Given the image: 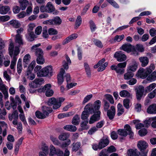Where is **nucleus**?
I'll return each mask as SVG.
<instances>
[{"label":"nucleus","instance_id":"16","mask_svg":"<svg viewBox=\"0 0 156 156\" xmlns=\"http://www.w3.org/2000/svg\"><path fill=\"white\" fill-rule=\"evenodd\" d=\"M62 20L58 16H56L53 19L49 20L48 22L51 24H56L59 25L62 23Z\"/></svg>","mask_w":156,"mask_h":156},{"label":"nucleus","instance_id":"42","mask_svg":"<svg viewBox=\"0 0 156 156\" xmlns=\"http://www.w3.org/2000/svg\"><path fill=\"white\" fill-rule=\"evenodd\" d=\"M124 38V35L123 34L121 35H117L114 38V41L115 42H120Z\"/></svg>","mask_w":156,"mask_h":156},{"label":"nucleus","instance_id":"8","mask_svg":"<svg viewBox=\"0 0 156 156\" xmlns=\"http://www.w3.org/2000/svg\"><path fill=\"white\" fill-rule=\"evenodd\" d=\"M20 52V50L19 49V47H15L13 56L12 57V59L11 61L10 66V67L11 69H14L17 60L16 56L19 54Z\"/></svg>","mask_w":156,"mask_h":156},{"label":"nucleus","instance_id":"35","mask_svg":"<svg viewBox=\"0 0 156 156\" xmlns=\"http://www.w3.org/2000/svg\"><path fill=\"white\" fill-rule=\"evenodd\" d=\"M121 97H129L131 95L126 90H123L119 93Z\"/></svg>","mask_w":156,"mask_h":156},{"label":"nucleus","instance_id":"7","mask_svg":"<svg viewBox=\"0 0 156 156\" xmlns=\"http://www.w3.org/2000/svg\"><path fill=\"white\" fill-rule=\"evenodd\" d=\"M35 66V63L31 62L28 66L26 72V76L29 80H32L35 78V75L32 72Z\"/></svg>","mask_w":156,"mask_h":156},{"label":"nucleus","instance_id":"31","mask_svg":"<svg viewBox=\"0 0 156 156\" xmlns=\"http://www.w3.org/2000/svg\"><path fill=\"white\" fill-rule=\"evenodd\" d=\"M9 7L8 6H3L0 8V13L5 14L7 13L9 10Z\"/></svg>","mask_w":156,"mask_h":156},{"label":"nucleus","instance_id":"60","mask_svg":"<svg viewBox=\"0 0 156 156\" xmlns=\"http://www.w3.org/2000/svg\"><path fill=\"white\" fill-rule=\"evenodd\" d=\"M147 130L144 128L139 130L138 131V133L141 136L145 135L147 134Z\"/></svg>","mask_w":156,"mask_h":156},{"label":"nucleus","instance_id":"51","mask_svg":"<svg viewBox=\"0 0 156 156\" xmlns=\"http://www.w3.org/2000/svg\"><path fill=\"white\" fill-rule=\"evenodd\" d=\"M95 45L97 47L102 48L103 47V44L99 40L94 39L93 41Z\"/></svg>","mask_w":156,"mask_h":156},{"label":"nucleus","instance_id":"36","mask_svg":"<svg viewBox=\"0 0 156 156\" xmlns=\"http://www.w3.org/2000/svg\"><path fill=\"white\" fill-rule=\"evenodd\" d=\"M14 46L13 43H10L9 47V54L10 57L12 58L13 56V52Z\"/></svg>","mask_w":156,"mask_h":156},{"label":"nucleus","instance_id":"1","mask_svg":"<svg viewBox=\"0 0 156 156\" xmlns=\"http://www.w3.org/2000/svg\"><path fill=\"white\" fill-rule=\"evenodd\" d=\"M101 103V101L99 100L96 101L94 104L89 103L85 106L84 109L90 114H92L95 111L99 109Z\"/></svg>","mask_w":156,"mask_h":156},{"label":"nucleus","instance_id":"52","mask_svg":"<svg viewBox=\"0 0 156 156\" xmlns=\"http://www.w3.org/2000/svg\"><path fill=\"white\" fill-rule=\"evenodd\" d=\"M108 65V62H105L103 64L101 65L100 66L98 69V72H101L103 71L105 68Z\"/></svg>","mask_w":156,"mask_h":156},{"label":"nucleus","instance_id":"24","mask_svg":"<svg viewBox=\"0 0 156 156\" xmlns=\"http://www.w3.org/2000/svg\"><path fill=\"white\" fill-rule=\"evenodd\" d=\"M63 128L66 130L72 132L76 131L77 129L75 126L71 125L65 126H64Z\"/></svg>","mask_w":156,"mask_h":156},{"label":"nucleus","instance_id":"40","mask_svg":"<svg viewBox=\"0 0 156 156\" xmlns=\"http://www.w3.org/2000/svg\"><path fill=\"white\" fill-rule=\"evenodd\" d=\"M82 23V18L80 16H77L75 25V28L77 29L80 25Z\"/></svg>","mask_w":156,"mask_h":156},{"label":"nucleus","instance_id":"28","mask_svg":"<svg viewBox=\"0 0 156 156\" xmlns=\"http://www.w3.org/2000/svg\"><path fill=\"white\" fill-rule=\"evenodd\" d=\"M80 122V118L79 116L77 115H75L73 117L72 123L73 124L75 125H78Z\"/></svg>","mask_w":156,"mask_h":156},{"label":"nucleus","instance_id":"21","mask_svg":"<svg viewBox=\"0 0 156 156\" xmlns=\"http://www.w3.org/2000/svg\"><path fill=\"white\" fill-rule=\"evenodd\" d=\"M138 76L142 79L145 78L148 75V74L146 73V70L145 71L143 68L140 69L138 70Z\"/></svg>","mask_w":156,"mask_h":156},{"label":"nucleus","instance_id":"48","mask_svg":"<svg viewBox=\"0 0 156 156\" xmlns=\"http://www.w3.org/2000/svg\"><path fill=\"white\" fill-rule=\"evenodd\" d=\"M34 81L38 87L39 85H41L43 83L44 80L43 78L36 79Z\"/></svg>","mask_w":156,"mask_h":156},{"label":"nucleus","instance_id":"3","mask_svg":"<svg viewBox=\"0 0 156 156\" xmlns=\"http://www.w3.org/2000/svg\"><path fill=\"white\" fill-rule=\"evenodd\" d=\"M124 128L125 129H118V134L124 136H126L128 134L130 138H133L134 133L132 130L130 126L128 124L126 125Z\"/></svg>","mask_w":156,"mask_h":156},{"label":"nucleus","instance_id":"34","mask_svg":"<svg viewBox=\"0 0 156 156\" xmlns=\"http://www.w3.org/2000/svg\"><path fill=\"white\" fill-rule=\"evenodd\" d=\"M50 152L49 153L50 156H53L56 153L57 149L52 145H51L49 147Z\"/></svg>","mask_w":156,"mask_h":156},{"label":"nucleus","instance_id":"22","mask_svg":"<svg viewBox=\"0 0 156 156\" xmlns=\"http://www.w3.org/2000/svg\"><path fill=\"white\" fill-rule=\"evenodd\" d=\"M42 111L44 114L46 115V117L52 112V110L51 108L44 106L42 107Z\"/></svg>","mask_w":156,"mask_h":156},{"label":"nucleus","instance_id":"49","mask_svg":"<svg viewBox=\"0 0 156 156\" xmlns=\"http://www.w3.org/2000/svg\"><path fill=\"white\" fill-rule=\"evenodd\" d=\"M105 97L106 99L108 100L111 104H114V100L112 96L111 95L109 94H107L105 95Z\"/></svg>","mask_w":156,"mask_h":156},{"label":"nucleus","instance_id":"62","mask_svg":"<svg viewBox=\"0 0 156 156\" xmlns=\"http://www.w3.org/2000/svg\"><path fill=\"white\" fill-rule=\"evenodd\" d=\"M90 6V4H87L85 5L83 10L82 12L81 13V15H83L86 13Z\"/></svg>","mask_w":156,"mask_h":156},{"label":"nucleus","instance_id":"47","mask_svg":"<svg viewBox=\"0 0 156 156\" xmlns=\"http://www.w3.org/2000/svg\"><path fill=\"white\" fill-rule=\"evenodd\" d=\"M80 146V142H77L74 145L72 148L73 151H78L79 149Z\"/></svg>","mask_w":156,"mask_h":156},{"label":"nucleus","instance_id":"53","mask_svg":"<svg viewBox=\"0 0 156 156\" xmlns=\"http://www.w3.org/2000/svg\"><path fill=\"white\" fill-rule=\"evenodd\" d=\"M93 95L92 94H90L87 95L84 99L83 101V104H85L92 97Z\"/></svg>","mask_w":156,"mask_h":156},{"label":"nucleus","instance_id":"41","mask_svg":"<svg viewBox=\"0 0 156 156\" xmlns=\"http://www.w3.org/2000/svg\"><path fill=\"white\" fill-rule=\"evenodd\" d=\"M155 66L154 64H151L149 67L147 68L146 69V73H147L148 75L150 74L152 71L155 69Z\"/></svg>","mask_w":156,"mask_h":156},{"label":"nucleus","instance_id":"25","mask_svg":"<svg viewBox=\"0 0 156 156\" xmlns=\"http://www.w3.org/2000/svg\"><path fill=\"white\" fill-rule=\"evenodd\" d=\"M15 42L16 43H18L19 46H16L19 48L20 46L23 44V42L22 38L20 34H17L16 36Z\"/></svg>","mask_w":156,"mask_h":156},{"label":"nucleus","instance_id":"2","mask_svg":"<svg viewBox=\"0 0 156 156\" xmlns=\"http://www.w3.org/2000/svg\"><path fill=\"white\" fill-rule=\"evenodd\" d=\"M53 69L51 66H48L44 67L40 71L37 72V76L38 77H51L53 75Z\"/></svg>","mask_w":156,"mask_h":156},{"label":"nucleus","instance_id":"29","mask_svg":"<svg viewBox=\"0 0 156 156\" xmlns=\"http://www.w3.org/2000/svg\"><path fill=\"white\" fill-rule=\"evenodd\" d=\"M137 64L136 62H134L133 63L131 64L129 66L127 70H129L133 72L135 71L137 68Z\"/></svg>","mask_w":156,"mask_h":156},{"label":"nucleus","instance_id":"57","mask_svg":"<svg viewBox=\"0 0 156 156\" xmlns=\"http://www.w3.org/2000/svg\"><path fill=\"white\" fill-rule=\"evenodd\" d=\"M49 34L50 35L56 34L58 33L57 31L53 28H50L48 30Z\"/></svg>","mask_w":156,"mask_h":156},{"label":"nucleus","instance_id":"46","mask_svg":"<svg viewBox=\"0 0 156 156\" xmlns=\"http://www.w3.org/2000/svg\"><path fill=\"white\" fill-rule=\"evenodd\" d=\"M10 99L11 101L10 105L11 108L13 110H15L16 108L17 105H16V103L14 102V98L12 97H10Z\"/></svg>","mask_w":156,"mask_h":156},{"label":"nucleus","instance_id":"30","mask_svg":"<svg viewBox=\"0 0 156 156\" xmlns=\"http://www.w3.org/2000/svg\"><path fill=\"white\" fill-rule=\"evenodd\" d=\"M117 115L119 116L124 112V109L122 104L119 103L117 105Z\"/></svg>","mask_w":156,"mask_h":156},{"label":"nucleus","instance_id":"64","mask_svg":"<svg viewBox=\"0 0 156 156\" xmlns=\"http://www.w3.org/2000/svg\"><path fill=\"white\" fill-rule=\"evenodd\" d=\"M156 94V88L152 92L148 94V97L150 98H153L154 97Z\"/></svg>","mask_w":156,"mask_h":156},{"label":"nucleus","instance_id":"4","mask_svg":"<svg viewBox=\"0 0 156 156\" xmlns=\"http://www.w3.org/2000/svg\"><path fill=\"white\" fill-rule=\"evenodd\" d=\"M148 146L147 143L144 140H140L138 141L137 147L140 151V154L141 156H146L147 151L146 149L148 147Z\"/></svg>","mask_w":156,"mask_h":156},{"label":"nucleus","instance_id":"55","mask_svg":"<svg viewBox=\"0 0 156 156\" xmlns=\"http://www.w3.org/2000/svg\"><path fill=\"white\" fill-rule=\"evenodd\" d=\"M71 143L70 140L69 139L67 140L66 141L63 142L61 145L60 147L62 148L67 147Z\"/></svg>","mask_w":156,"mask_h":156},{"label":"nucleus","instance_id":"58","mask_svg":"<svg viewBox=\"0 0 156 156\" xmlns=\"http://www.w3.org/2000/svg\"><path fill=\"white\" fill-rule=\"evenodd\" d=\"M151 118H150L145 120L144 122V125L145 127H148L151 123V122L152 121L151 120Z\"/></svg>","mask_w":156,"mask_h":156},{"label":"nucleus","instance_id":"44","mask_svg":"<svg viewBox=\"0 0 156 156\" xmlns=\"http://www.w3.org/2000/svg\"><path fill=\"white\" fill-rule=\"evenodd\" d=\"M91 31L93 32L96 29V26L94 22L90 20L89 21Z\"/></svg>","mask_w":156,"mask_h":156},{"label":"nucleus","instance_id":"43","mask_svg":"<svg viewBox=\"0 0 156 156\" xmlns=\"http://www.w3.org/2000/svg\"><path fill=\"white\" fill-rule=\"evenodd\" d=\"M90 114L87 112L85 109L82 112L81 115V118L82 119H87L89 117Z\"/></svg>","mask_w":156,"mask_h":156},{"label":"nucleus","instance_id":"5","mask_svg":"<svg viewBox=\"0 0 156 156\" xmlns=\"http://www.w3.org/2000/svg\"><path fill=\"white\" fill-rule=\"evenodd\" d=\"M55 9L54 6L51 2H48L45 6H41L40 8V11L41 12L51 13Z\"/></svg>","mask_w":156,"mask_h":156},{"label":"nucleus","instance_id":"54","mask_svg":"<svg viewBox=\"0 0 156 156\" xmlns=\"http://www.w3.org/2000/svg\"><path fill=\"white\" fill-rule=\"evenodd\" d=\"M40 45L41 44L40 43L33 45L31 48L32 52L35 53L36 51H37V50L39 49H41L40 48H38V47H39Z\"/></svg>","mask_w":156,"mask_h":156},{"label":"nucleus","instance_id":"10","mask_svg":"<svg viewBox=\"0 0 156 156\" xmlns=\"http://www.w3.org/2000/svg\"><path fill=\"white\" fill-rule=\"evenodd\" d=\"M114 57L116 58L118 61L119 62L124 61L126 58V55L121 51L116 52L114 55Z\"/></svg>","mask_w":156,"mask_h":156},{"label":"nucleus","instance_id":"6","mask_svg":"<svg viewBox=\"0 0 156 156\" xmlns=\"http://www.w3.org/2000/svg\"><path fill=\"white\" fill-rule=\"evenodd\" d=\"M35 54L37 57L36 61L37 63L42 64L44 62V59L43 57L44 53L42 49H39L36 51Z\"/></svg>","mask_w":156,"mask_h":156},{"label":"nucleus","instance_id":"61","mask_svg":"<svg viewBox=\"0 0 156 156\" xmlns=\"http://www.w3.org/2000/svg\"><path fill=\"white\" fill-rule=\"evenodd\" d=\"M137 82L136 80L134 78H131L127 82V83L129 85H132L135 84Z\"/></svg>","mask_w":156,"mask_h":156},{"label":"nucleus","instance_id":"50","mask_svg":"<svg viewBox=\"0 0 156 156\" xmlns=\"http://www.w3.org/2000/svg\"><path fill=\"white\" fill-rule=\"evenodd\" d=\"M88 123V120H84L81 124V126L83 129H87L88 128L87 126Z\"/></svg>","mask_w":156,"mask_h":156},{"label":"nucleus","instance_id":"18","mask_svg":"<svg viewBox=\"0 0 156 156\" xmlns=\"http://www.w3.org/2000/svg\"><path fill=\"white\" fill-rule=\"evenodd\" d=\"M147 112L150 114H156V104H153L149 106L147 108Z\"/></svg>","mask_w":156,"mask_h":156},{"label":"nucleus","instance_id":"33","mask_svg":"<svg viewBox=\"0 0 156 156\" xmlns=\"http://www.w3.org/2000/svg\"><path fill=\"white\" fill-rule=\"evenodd\" d=\"M9 23L13 27L16 28H18L20 27V24L17 21L15 20H12L9 22Z\"/></svg>","mask_w":156,"mask_h":156},{"label":"nucleus","instance_id":"63","mask_svg":"<svg viewBox=\"0 0 156 156\" xmlns=\"http://www.w3.org/2000/svg\"><path fill=\"white\" fill-rule=\"evenodd\" d=\"M42 150L43 151V153H44V154H48V147L46 145L43 146L42 147Z\"/></svg>","mask_w":156,"mask_h":156},{"label":"nucleus","instance_id":"26","mask_svg":"<svg viewBox=\"0 0 156 156\" xmlns=\"http://www.w3.org/2000/svg\"><path fill=\"white\" fill-rule=\"evenodd\" d=\"M134 74L132 72L127 70V73L124 75V78L125 80H129L132 78L134 76Z\"/></svg>","mask_w":156,"mask_h":156},{"label":"nucleus","instance_id":"17","mask_svg":"<svg viewBox=\"0 0 156 156\" xmlns=\"http://www.w3.org/2000/svg\"><path fill=\"white\" fill-rule=\"evenodd\" d=\"M132 46L130 44L127 43L123 44L121 47V49L128 52L131 51Z\"/></svg>","mask_w":156,"mask_h":156},{"label":"nucleus","instance_id":"45","mask_svg":"<svg viewBox=\"0 0 156 156\" xmlns=\"http://www.w3.org/2000/svg\"><path fill=\"white\" fill-rule=\"evenodd\" d=\"M50 138L54 144L57 145H59V143L56 137L53 136H50Z\"/></svg>","mask_w":156,"mask_h":156},{"label":"nucleus","instance_id":"38","mask_svg":"<svg viewBox=\"0 0 156 156\" xmlns=\"http://www.w3.org/2000/svg\"><path fill=\"white\" fill-rule=\"evenodd\" d=\"M69 134L68 133H63L61 134L58 136L59 139L61 140H67L69 137Z\"/></svg>","mask_w":156,"mask_h":156},{"label":"nucleus","instance_id":"15","mask_svg":"<svg viewBox=\"0 0 156 156\" xmlns=\"http://www.w3.org/2000/svg\"><path fill=\"white\" fill-rule=\"evenodd\" d=\"M109 142V140L108 138H103L101 139L99 142L100 148L102 149L106 146L108 145Z\"/></svg>","mask_w":156,"mask_h":156},{"label":"nucleus","instance_id":"12","mask_svg":"<svg viewBox=\"0 0 156 156\" xmlns=\"http://www.w3.org/2000/svg\"><path fill=\"white\" fill-rule=\"evenodd\" d=\"M136 97L138 100H140L143 96L144 88L142 86H139L136 89Z\"/></svg>","mask_w":156,"mask_h":156},{"label":"nucleus","instance_id":"9","mask_svg":"<svg viewBox=\"0 0 156 156\" xmlns=\"http://www.w3.org/2000/svg\"><path fill=\"white\" fill-rule=\"evenodd\" d=\"M94 114L90 117L89 123L92 124L100 120L101 112L99 110H97L93 113Z\"/></svg>","mask_w":156,"mask_h":156},{"label":"nucleus","instance_id":"13","mask_svg":"<svg viewBox=\"0 0 156 156\" xmlns=\"http://www.w3.org/2000/svg\"><path fill=\"white\" fill-rule=\"evenodd\" d=\"M65 71V70L63 68H61L60 69L59 74L58 75V83L59 85H61L64 81L63 75Z\"/></svg>","mask_w":156,"mask_h":156},{"label":"nucleus","instance_id":"37","mask_svg":"<svg viewBox=\"0 0 156 156\" xmlns=\"http://www.w3.org/2000/svg\"><path fill=\"white\" fill-rule=\"evenodd\" d=\"M156 79V71H154L147 78V80L152 81L155 80Z\"/></svg>","mask_w":156,"mask_h":156},{"label":"nucleus","instance_id":"20","mask_svg":"<svg viewBox=\"0 0 156 156\" xmlns=\"http://www.w3.org/2000/svg\"><path fill=\"white\" fill-rule=\"evenodd\" d=\"M20 7L22 10H24L29 4L27 0H19Z\"/></svg>","mask_w":156,"mask_h":156},{"label":"nucleus","instance_id":"23","mask_svg":"<svg viewBox=\"0 0 156 156\" xmlns=\"http://www.w3.org/2000/svg\"><path fill=\"white\" fill-rule=\"evenodd\" d=\"M139 60L141 63V66L143 67L147 66L149 62V59L147 57H140L139 58Z\"/></svg>","mask_w":156,"mask_h":156},{"label":"nucleus","instance_id":"19","mask_svg":"<svg viewBox=\"0 0 156 156\" xmlns=\"http://www.w3.org/2000/svg\"><path fill=\"white\" fill-rule=\"evenodd\" d=\"M139 152L136 148L129 149L127 151V154L129 156H138Z\"/></svg>","mask_w":156,"mask_h":156},{"label":"nucleus","instance_id":"11","mask_svg":"<svg viewBox=\"0 0 156 156\" xmlns=\"http://www.w3.org/2000/svg\"><path fill=\"white\" fill-rule=\"evenodd\" d=\"M48 104L49 105H53V108L57 109L61 106L60 103L57 104V99L54 98H52L49 99L48 101Z\"/></svg>","mask_w":156,"mask_h":156},{"label":"nucleus","instance_id":"56","mask_svg":"<svg viewBox=\"0 0 156 156\" xmlns=\"http://www.w3.org/2000/svg\"><path fill=\"white\" fill-rule=\"evenodd\" d=\"M123 102L124 106L126 108H129V100L128 99H125L124 100Z\"/></svg>","mask_w":156,"mask_h":156},{"label":"nucleus","instance_id":"14","mask_svg":"<svg viewBox=\"0 0 156 156\" xmlns=\"http://www.w3.org/2000/svg\"><path fill=\"white\" fill-rule=\"evenodd\" d=\"M115 110L114 106H112L110 109L107 111V115L110 120H112L114 118L115 115Z\"/></svg>","mask_w":156,"mask_h":156},{"label":"nucleus","instance_id":"39","mask_svg":"<svg viewBox=\"0 0 156 156\" xmlns=\"http://www.w3.org/2000/svg\"><path fill=\"white\" fill-rule=\"evenodd\" d=\"M36 116L40 119H44L46 118V115L44 114L43 112L41 113L39 111H37L35 113Z\"/></svg>","mask_w":156,"mask_h":156},{"label":"nucleus","instance_id":"32","mask_svg":"<svg viewBox=\"0 0 156 156\" xmlns=\"http://www.w3.org/2000/svg\"><path fill=\"white\" fill-rule=\"evenodd\" d=\"M156 87V84L153 83L150 84L149 86L146 87L145 91L146 92H149L151 91L154 89Z\"/></svg>","mask_w":156,"mask_h":156},{"label":"nucleus","instance_id":"27","mask_svg":"<svg viewBox=\"0 0 156 156\" xmlns=\"http://www.w3.org/2000/svg\"><path fill=\"white\" fill-rule=\"evenodd\" d=\"M29 32L28 35H26V37L29 41H32L34 40L35 38H36V36L33 32Z\"/></svg>","mask_w":156,"mask_h":156},{"label":"nucleus","instance_id":"59","mask_svg":"<svg viewBox=\"0 0 156 156\" xmlns=\"http://www.w3.org/2000/svg\"><path fill=\"white\" fill-rule=\"evenodd\" d=\"M105 60V58H102L98 62L97 64H96L94 66V68L95 69L97 68H98L99 66L102 65V64L104 62Z\"/></svg>","mask_w":156,"mask_h":156}]
</instances>
